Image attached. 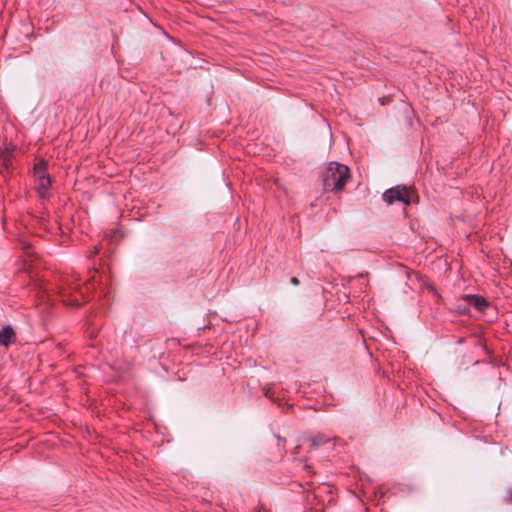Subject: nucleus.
I'll return each instance as SVG.
<instances>
[{
    "label": "nucleus",
    "instance_id": "nucleus-1",
    "mask_svg": "<svg viewBox=\"0 0 512 512\" xmlns=\"http://www.w3.org/2000/svg\"><path fill=\"white\" fill-rule=\"evenodd\" d=\"M349 168L338 162H330L322 174L323 187L326 191H341L348 179Z\"/></svg>",
    "mask_w": 512,
    "mask_h": 512
},
{
    "label": "nucleus",
    "instance_id": "nucleus-2",
    "mask_svg": "<svg viewBox=\"0 0 512 512\" xmlns=\"http://www.w3.org/2000/svg\"><path fill=\"white\" fill-rule=\"evenodd\" d=\"M76 279L73 277H65L62 279L61 283L57 287L58 294L62 298V301L66 305L70 306H79L80 301L77 298H71L73 293H78L82 295L83 293L79 290L80 287L75 283Z\"/></svg>",
    "mask_w": 512,
    "mask_h": 512
},
{
    "label": "nucleus",
    "instance_id": "nucleus-3",
    "mask_svg": "<svg viewBox=\"0 0 512 512\" xmlns=\"http://www.w3.org/2000/svg\"><path fill=\"white\" fill-rule=\"evenodd\" d=\"M383 200L388 205L393 204L395 201L404 203L405 205H409V191L406 187L401 186L390 188L383 193Z\"/></svg>",
    "mask_w": 512,
    "mask_h": 512
},
{
    "label": "nucleus",
    "instance_id": "nucleus-4",
    "mask_svg": "<svg viewBox=\"0 0 512 512\" xmlns=\"http://www.w3.org/2000/svg\"><path fill=\"white\" fill-rule=\"evenodd\" d=\"M45 163L41 162L35 165V172L38 175L37 191L41 198H45L46 191L49 188L51 181L50 178L45 175Z\"/></svg>",
    "mask_w": 512,
    "mask_h": 512
},
{
    "label": "nucleus",
    "instance_id": "nucleus-5",
    "mask_svg": "<svg viewBox=\"0 0 512 512\" xmlns=\"http://www.w3.org/2000/svg\"><path fill=\"white\" fill-rule=\"evenodd\" d=\"M463 299L480 312L484 311L488 306L486 299L477 295H465Z\"/></svg>",
    "mask_w": 512,
    "mask_h": 512
},
{
    "label": "nucleus",
    "instance_id": "nucleus-6",
    "mask_svg": "<svg viewBox=\"0 0 512 512\" xmlns=\"http://www.w3.org/2000/svg\"><path fill=\"white\" fill-rule=\"evenodd\" d=\"M14 339V331L11 326H5L0 330V345L7 347Z\"/></svg>",
    "mask_w": 512,
    "mask_h": 512
},
{
    "label": "nucleus",
    "instance_id": "nucleus-7",
    "mask_svg": "<svg viewBox=\"0 0 512 512\" xmlns=\"http://www.w3.org/2000/svg\"><path fill=\"white\" fill-rule=\"evenodd\" d=\"M15 150V146L12 144H9L3 151L0 150V161L1 165L8 170L10 167V155Z\"/></svg>",
    "mask_w": 512,
    "mask_h": 512
},
{
    "label": "nucleus",
    "instance_id": "nucleus-8",
    "mask_svg": "<svg viewBox=\"0 0 512 512\" xmlns=\"http://www.w3.org/2000/svg\"><path fill=\"white\" fill-rule=\"evenodd\" d=\"M311 449H316L320 445L327 443L329 440L322 434L309 438Z\"/></svg>",
    "mask_w": 512,
    "mask_h": 512
},
{
    "label": "nucleus",
    "instance_id": "nucleus-9",
    "mask_svg": "<svg viewBox=\"0 0 512 512\" xmlns=\"http://www.w3.org/2000/svg\"><path fill=\"white\" fill-rule=\"evenodd\" d=\"M291 283H292L293 285H298V284H299V280H298V278H296V277L291 278Z\"/></svg>",
    "mask_w": 512,
    "mask_h": 512
},
{
    "label": "nucleus",
    "instance_id": "nucleus-10",
    "mask_svg": "<svg viewBox=\"0 0 512 512\" xmlns=\"http://www.w3.org/2000/svg\"><path fill=\"white\" fill-rule=\"evenodd\" d=\"M255 512H267L264 508L260 507Z\"/></svg>",
    "mask_w": 512,
    "mask_h": 512
},
{
    "label": "nucleus",
    "instance_id": "nucleus-11",
    "mask_svg": "<svg viewBox=\"0 0 512 512\" xmlns=\"http://www.w3.org/2000/svg\"><path fill=\"white\" fill-rule=\"evenodd\" d=\"M265 395H266L267 397H269V398L271 397L269 390H267V391L265 392Z\"/></svg>",
    "mask_w": 512,
    "mask_h": 512
},
{
    "label": "nucleus",
    "instance_id": "nucleus-12",
    "mask_svg": "<svg viewBox=\"0 0 512 512\" xmlns=\"http://www.w3.org/2000/svg\"><path fill=\"white\" fill-rule=\"evenodd\" d=\"M299 448H300L299 446H296L295 453H298Z\"/></svg>",
    "mask_w": 512,
    "mask_h": 512
},
{
    "label": "nucleus",
    "instance_id": "nucleus-13",
    "mask_svg": "<svg viewBox=\"0 0 512 512\" xmlns=\"http://www.w3.org/2000/svg\"><path fill=\"white\" fill-rule=\"evenodd\" d=\"M510 498H511V500H512V491L510 492Z\"/></svg>",
    "mask_w": 512,
    "mask_h": 512
}]
</instances>
